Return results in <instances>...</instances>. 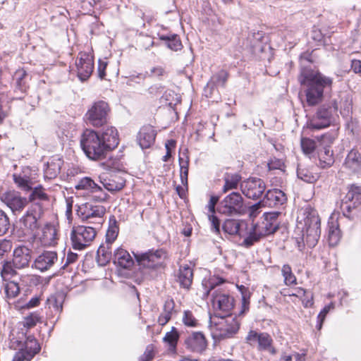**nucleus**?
Returning a JSON list of instances; mask_svg holds the SVG:
<instances>
[{
	"mask_svg": "<svg viewBox=\"0 0 361 361\" xmlns=\"http://www.w3.org/2000/svg\"><path fill=\"white\" fill-rule=\"evenodd\" d=\"M156 135V130L152 126H144L137 134V140L142 149H147L154 143Z\"/></svg>",
	"mask_w": 361,
	"mask_h": 361,
	"instance_id": "nucleus-22",
	"label": "nucleus"
},
{
	"mask_svg": "<svg viewBox=\"0 0 361 361\" xmlns=\"http://www.w3.org/2000/svg\"><path fill=\"white\" fill-rule=\"evenodd\" d=\"M109 112L110 107L108 103L99 100L92 104L85 116L88 124L99 128L107 123Z\"/></svg>",
	"mask_w": 361,
	"mask_h": 361,
	"instance_id": "nucleus-11",
	"label": "nucleus"
},
{
	"mask_svg": "<svg viewBox=\"0 0 361 361\" xmlns=\"http://www.w3.org/2000/svg\"><path fill=\"white\" fill-rule=\"evenodd\" d=\"M42 214V207L39 203L32 204L19 221L20 228L25 234L35 235V232L39 228V220Z\"/></svg>",
	"mask_w": 361,
	"mask_h": 361,
	"instance_id": "nucleus-9",
	"label": "nucleus"
},
{
	"mask_svg": "<svg viewBox=\"0 0 361 361\" xmlns=\"http://www.w3.org/2000/svg\"><path fill=\"white\" fill-rule=\"evenodd\" d=\"M32 259V250L25 245L15 248L12 259L13 267L21 269L28 267Z\"/></svg>",
	"mask_w": 361,
	"mask_h": 361,
	"instance_id": "nucleus-17",
	"label": "nucleus"
},
{
	"mask_svg": "<svg viewBox=\"0 0 361 361\" xmlns=\"http://www.w3.org/2000/svg\"><path fill=\"white\" fill-rule=\"evenodd\" d=\"M108 62L106 60L99 59L98 61L97 73L98 76L100 79H104L106 77V68L107 67Z\"/></svg>",
	"mask_w": 361,
	"mask_h": 361,
	"instance_id": "nucleus-59",
	"label": "nucleus"
},
{
	"mask_svg": "<svg viewBox=\"0 0 361 361\" xmlns=\"http://www.w3.org/2000/svg\"><path fill=\"white\" fill-rule=\"evenodd\" d=\"M159 39L166 42L167 47L173 51H178L182 48V44L177 35H160Z\"/></svg>",
	"mask_w": 361,
	"mask_h": 361,
	"instance_id": "nucleus-36",
	"label": "nucleus"
},
{
	"mask_svg": "<svg viewBox=\"0 0 361 361\" xmlns=\"http://www.w3.org/2000/svg\"><path fill=\"white\" fill-rule=\"evenodd\" d=\"M58 261V255L55 251H44L34 261V267L41 272L49 270Z\"/></svg>",
	"mask_w": 361,
	"mask_h": 361,
	"instance_id": "nucleus-20",
	"label": "nucleus"
},
{
	"mask_svg": "<svg viewBox=\"0 0 361 361\" xmlns=\"http://www.w3.org/2000/svg\"><path fill=\"white\" fill-rule=\"evenodd\" d=\"M183 323L188 327H196L198 325V321L190 310H185L183 312Z\"/></svg>",
	"mask_w": 361,
	"mask_h": 361,
	"instance_id": "nucleus-51",
	"label": "nucleus"
},
{
	"mask_svg": "<svg viewBox=\"0 0 361 361\" xmlns=\"http://www.w3.org/2000/svg\"><path fill=\"white\" fill-rule=\"evenodd\" d=\"M213 305L216 311L228 313L234 306V299L224 293H216L213 296Z\"/></svg>",
	"mask_w": 361,
	"mask_h": 361,
	"instance_id": "nucleus-23",
	"label": "nucleus"
},
{
	"mask_svg": "<svg viewBox=\"0 0 361 361\" xmlns=\"http://www.w3.org/2000/svg\"><path fill=\"white\" fill-rule=\"evenodd\" d=\"M100 179L104 188L110 192L121 190L125 185L124 179L118 175H111L109 178L100 176Z\"/></svg>",
	"mask_w": 361,
	"mask_h": 361,
	"instance_id": "nucleus-29",
	"label": "nucleus"
},
{
	"mask_svg": "<svg viewBox=\"0 0 361 361\" xmlns=\"http://www.w3.org/2000/svg\"><path fill=\"white\" fill-rule=\"evenodd\" d=\"M75 66L80 80H87L94 70L93 56L86 52H80L75 60Z\"/></svg>",
	"mask_w": 361,
	"mask_h": 361,
	"instance_id": "nucleus-14",
	"label": "nucleus"
},
{
	"mask_svg": "<svg viewBox=\"0 0 361 361\" xmlns=\"http://www.w3.org/2000/svg\"><path fill=\"white\" fill-rule=\"evenodd\" d=\"M228 76V73L224 70H221L213 75L204 87L205 95L207 97H211L214 87H224L227 81Z\"/></svg>",
	"mask_w": 361,
	"mask_h": 361,
	"instance_id": "nucleus-26",
	"label": "nucleus"
},
{
	"mask_svg": "<svg viewBox=\"0 0 361 361\" xmlns=\"http://www.w3.org/2000/svg\"><path fill=\"white\" fill-rule=\"evenodd\" d=\"M210 326L214 337L225 339L232 338L238 331L240 322L236 317L216 312L214 317L210 318Z\"/></svg>",
	"mask_w": 361,
	"mask_h": 361,
	"instance_id": "nucleus-4",
	"label": "nucleus"
},
{
	"mask_svg": "<svg viewBox=\"0 0 361 361\" xmlns=\"http://www.w3.org/2000/svg\"><path fill=\"white\" fill-rule=\"evenodd\" d=\"M27 168L23 170L20 173H15L13 174V180L15 184L21 190L27 192L32 190V181L29 175L27 174Z\"/></svg>",
	"mask_w": 361,
	"mask_h": 361,
	"instance_id": "nucleus-30",
	"label": "nucleus"
},
{
	"mask_svg": "<svg viewBox=\"0 0 361 361\" xmlns=\"http://www.w3.org/2000/svg\"><path fill=\"white\" fill-rule=\"evenodd\" d=\"M265 207L263 200H260L258 202L247 207V212L250 218L255 219L261 212V208Z\"/></svg>",
	"mask_w": 361,
	"mask_h": 361,
	"instance_id": "nucleus-53",
	"label": "nucleus"
},
{
	"mask_svg": "<svg viewBox=\"0 0 361 361\" xmlns=\"http://www.w3.org/2000/svg\"><path fill=\"white\" fill-rule=\"evenodd\" d=\"M240 188L246 197L251 200H257L264 192L266 184L261 178L251 177L242 181Z\"/></svg>",
	"mask_w": 361,
	"mask_h": 361,
	"instance_id": "nucleus-12",
	"label": "nucleus"
},
{
	"mask_svg": "<svg viewBox=\"0 0 361 361\" xmlns=\"http://www.w3.org/2000/svg\"><path fill=\"white\" fill-rule=\"evenodd\" d=\"M361 204V188L352 185L342 200L341 207L343 210L351 212L353 209L357 207Z\"/></svg>",
	"mask_w": 361,
	"mask_h": 361,
	"instance_id": "nucleus-18",
	"label": "nucleus"
},
{
	"mask_svg": "<svg viewBox=\"0 0 361 361\" xmlns=\"http://www.w3.org/2000/svg\"><path fill=\"white\" fill-rule=\"evenodd\" d=\"M241 176L238 173H226L224 177V185L222 188L224 193L229 190L236 189L241 180Z\"/></svg>",
	"mask_w": 361,
	"mask_h": 361,
	"instance_id": "nucleus-32",
	"label": "nucleus"
},
{
	"mask_svg": "<svg viewBox=\"0 0 361 361\" xmlns=\"http://www.w3.org/2000/svg\"><path fill=\"white\" fill-rule=\"evenodd\" d=\"M298 81L301 85L306 87L305 90L306 102L311 106L322 102L324 90L331 89L332 85L331 78L309 67L301 68Z\"/></svg>",
	"mask_w": 361,
	"mask_h": 361,
	"instance_id": "nucleus-1",
	"label": "nucleus"
},
{
	"mask_svg": "<svg viewBox=\"0 0 361 361\" xmlns=\"http://www.w3.org/2000/svg\"><path fill=\"white\" fill-rule=\"evenodd\" d=\"M27 76V73L24 69H19L15 72L14 79L16 82V87L22 92L26 91L27 85L25 78Z\"/></svg>",
	"mask_w": 361,
	"mask_h": 361,
	"instance_id": "nucleus-42",
	"label": "nucleus"
},
{
	"mask_svg": "<svg viewBox=\"0 0 361 361\" xmlns=\"http://www.w3.org/2000/svg\"><path fill=\"white\" fill-rule=\"evenodd\" d=\"M302 221L303 240L310 247H314L321 235V221L317 212L311 207H305L302 211Z\"/></svg>",
	"mask_w": 361,
	"mask_h": 361,
	"instance_id": "nucleus-2",
	"label": "nucleus"
},
{
	"mask_svg": "<svg viewBox=\"0 0 361 361\" xmlns=\"http://www.w3.org/2000/svg\"><path fill=\"white\" fill-rule=\"evenodd\" d=\"M193 280V270L188 264L180 265L176 274V281L185 289H190Z\"/></svg>",
	"mask_w": 361,
	"mask_h": 361,
	"instance_id": "nucleus-24",
	"label": "nucleus"
},
{
	"mask_svg": "<svg viewBox=\"0 0 361 361\" xmlns=\"http://www.w3.org/2000/svg\"><path fill=\"white\" fill-rule=\"evenodd\" d=\"M259 336L260 333L250 330L245 338L246 342L250 345H253L255 343H258Z\"/></svg>",
	"mask_w": 361,
	"mask_h": 361,
	"instance_id": "nucleus-58",
	"label": "nucleus"
},
{
	"mask_svg": "<svg viewBox=\"0 0 361 361\" xmlns=\"http://www.w3.org/2000/svg\"><path fill=\"white\" fill-rule=\"evenodd\" d=\"M273 340L271 336L265 332L260 333L257 348L259 350H264L272 344Z\"/></svg>",
	"mask_w": 361,
	"mask_h": 361,
	"instance_id": "nucleus-48",
	"label": "nucleus"
},
{
	"mask_svg": "<svg viewBox=\"0 0 361 361\" xmlns=\"http://www.w3.org/2000/svg\"><path fill=\"white\" fill-rule=\"evenodd\" d=\"M1 276L4 281H7L9 276H13L16 274V270L9 264L4 266L1 271Z\"/></svg>",
	"mask_w": 361,
	"mask_h": 361,
	"instance_id": "nucleus-57",
	"label": "nucleus"
},
{
	"mask_svg": "<svg viewBox=\"0 0 361 361\" xmlns=\"http://www.w3.org/2000/svg\"><path fill=\"white\" fill-rule=\"evenodd\" d=\"M180 164V177L182 184L188 187V161H183L179 157Z\"/></svg>",
	"mask_w": 361,
	"mask_h": 361,
	"instance_id": "nucleus-47",
	"label": "nucleus"
},
{
	"mask_svg": "<svg viewBox=\"0 0 361 361\" xmlns=\"http://www.w3.org/2000/svg\"><path fill=\"white\" fill-rule=\"evenodd\" d=\"M345 166L354 173L361 171V155L355 150L352 149L347 155L345 161Z\"/></svg>",
	"mask_w": 361,
	"mask_h": 361,
	"instance_id": "nucleus-31",
	"label": "nucleus"
},
{
	"mask_svg": "<svg viewBox=\"0 0 361 361\" xmlns=\"http://www.w3.org/2000/svg\"><path fill=\"white\" fill-rule=\"evenodd\" d=\"M328 237L330 245L335 246L338 244L341 238V231L337 224L332 223L329 226Z\"/></svg>",
	"mask_w": 361,
	"mask_h": 361,
	"instance_id": "nucleus-41",
	"label": "nucleus"
},
{
	"mask_svg": "<svg viewBox=\"0 0 361 361\" xmlns=\"http://www.w3.org/2000/svg\"><path fill=\"white\" fill-rule=\"evenodd\" d=\"M238 288L239 290L240 291L242 297V306L241 310L239 312V315H242L249 310L250 292L249 289L245 287L244 286H240L238 287Z\"/></svg>",
	"mask_w": 361,
	"mask_h": 361,
	"instance_id": "nucleus-39",
	"label": "nucleus"
},
{
	"mask_svg": "<svg viewBox=\"0 0 361 361\" xmlns=\"http://www.w3.org/2000/svg\"><path fill=\"white\" fill-rule=\"evenodd\" d=\"M4 291L6 298H15L20 293L19 285L13 281H8L4 285Z\"/></svg>",
	"mask_w": 361,
	"mask_h": 361,
	"instance_id": "nucleus-43",
	"label": "nucleus"
},
{
	"mask_svg": "<svg viewBox=\"0 0 361 361\" xmlns=\"http://www.w3.org/2000/svg\"><path fill=\"white\" fill-rule=\"evenodd\" d=\"M324 154L326 157H323L322 154H321L319 158L321 166L323 168L331 166L334 162L332 154H330V151L329 149H325Z\"/></svg>",
	"mask_w": 361,
	"mask_h": 361,
	"instance_id": "nucleus-55",
	"label": "nucleus"
},
{
	"mask_svg": "<svg viewBox=\"0 0 361 361\" xmlns=\"http://www.w3.org/2000/svg\"><path fill=\"white\" fill-rule=\"evenodd\" d=\"M284 164L281 159L274 158L270 159L268 163V167L269 170L280 169L282 170Z\"/></svg>",
	"mask_w": 361,
	"mask_h": 361,
	"instance_id": "nucleus-60",
	"label": "nucleus"
},
{
	"mask_svg": "<svg viewBox=\"0 0 361 361\" xmlns=\"http://www.w3.org/2000/svg\"><path fill=\"white\" fill-rule=\"evenodd\" d=\"M218 212L226 216H242L247 214V206L240 192H231L221 200Z\"/></svg>",
	"mask_w": 361,
	"mask_h": 361,
	"instance_id": "nucleus-5",
	"label": "nucleus"
},
{
	"mask_svg": "<svg viewBox=\"0 0 361 361\" xmlns=\"http://www.w3.org/2000/svg\"><path fill=\"white\" fill-rule=\"evenodd\" d=\"M281 214L280 212H272L264 213L263 216L266 220L274 224H278L279 228L280 222L279 221V216Z\"/></svg>",
	"mask_w": 361,
	"mask_h": 361,
	"instance_id": "nucleus-56",
	"label": "nucleus"
},
{
	"mask_svg": "<svg viewBox=\"0 0 361 361\" xmlns=\"http://www.w3.org/2000/svg\"><path fill=\"white\" fill-rule=\"evenodd\" d=\"M11 347L15 349L18 348V351L15 354L12 361H30L40 350L37 341L31 336H28L25 342L11 338Z\"/></svg>",
	"mask_w": 361,
	"mask_h": 361,
	"instance_id": "nucleus-8",
	"label": "nucleus"
},
{
	"mask_svg": "<svg viewBox=\"0 0 361 361\" xmlns=\"http://www.w3.org/2000/svg\"><path fill=\"white\" fill-rule=\"evenodd\" d=\"M179 338V334L175 327H172L171 331L167 332L163 340L169 345V349L172 352H176V345Z\"/></svg>",
	"mask_w": 361,
	"mask_h": 361,
	"instance_id": "nucleus-37",
	"label": "nucleus"
},
{
	"mask_svg": "<svg viewBox=\"0 0 361 361\" xmlns=\"http://www.w3.org/2000/svg\"><path fill=\"white\" fill-rule=\"evenodd\" d=\"M118 226L114 219L113 222H110L109 226L106 231V240L109 242H114L118 236Z\"/></svg>",
	"mask_w": 361,
	"mask_h": 361,
	"instance_id": "nucleus-49",
	"label": "nucleus"
},
{
	"mask_svg": "<svg viewBox=\"0 0 361 361\" xmlns=\"http://www.w3.org/2000/svg\"><path fill=\"white\" fill-rule=\"evenodd\" d=\"M336 101L321 106L307 123V127L312 130H320L329 127L334 121V115L337 113Z\"/></svg>",
	"mask_w": 361,
	"mask_h": 361,
	"instance_id": "nucleus-6",
	"label": "nucleus"
},
{
	"mask_svg": "<svg viewBox=\"0 0 361 361\" xmlns=\"http://www.w3.org/2000/svg\"><path fill=\"white\" fill-rule=\"evenodd\" d=\"M265 207L279 208L287 202L284 192L279 189L269 190L262 199Z\"/></svg>",
	"mask_w": 361,
	"mask_h": 361,
	"instance_id": "nucleus-21",
	"label": "nucleus"
},
{
	"mask_svg": "<svg viewBox=\"0 0 361 361\" xmlns=\"http://www.w3.org/2000/svg\"><path fill=\"white\" fill-rule=\"evenodd\" d=\"M11 224L8 216L4 212L0 210V236L6 234L10 228Z\"/></svg>",
	"mask_w": 361,
	"mask_h": 361,
	"instance_id": "nucleus-50",
	"label": "nucleus"
},
{
	"mask_svg": "<svg viewBox=\"0 0 361 361\" xmlns=\"http://www.w3.org/2000/svg\"><path fill=\"white\" fill-rule=\"evenodd\" d=\"M242 223L243 221L240 220L233 219H226L224 222L223 230L229 235H238Z\"/></svg>",
	"mask_w": 361,
	"mask_h": 361,
	"instance_id": "nucleus-33",
	"label": "nucleus"
},
{
	"mask_svg": "<svg viewBox=\"0 0 361 361\" xmlns=\"http://www.w3.org/2000/svg\"><path fill=\"white\" fill-rule=\"evenodd\" d=\"M113 258L114 255L112 252H109V251H106V250H104L101 246H99L97 252V259L99 265L105 266L111 259L113 260Z\"/></svg>",
	"mask_w": 361,
	"mask_h": 361,
	"instance_id": "nucleus-45",
	"label": "nucleus"
},
{
	"mask_svg": "<svg viewBox=\"0 0 361 361\" xmlns=\"http://www.w3.org/2000/svg\"><path fill=\"white\" fill-rule=\"evenodd\" d=\"M255 226L263 237L272 234L279 229L278 224L271 223L266 220L265 218H264L263 221L260 224H257Z\"/></svg>",
	"mask_w": 361,
	"mask_h": 361,
	"instance_id": "nucleus-35",
	"label": "nucleus"
},
{
	"mask_svg": "<svg viewBox=\"0 0 361 361\" xmlns=\"http://www.w3.org/2000/svg\"><path fill=\"white\" fill-rule=\"evenodd\" d=\"M154 356V353L153 345H147L143 355H142V357H143V359L145 360L150 361L151 360L153 359Z\"/></svg>",
	"mask_w": 361,
	"mask_h": 361,
	"instance_id": "nucleus-62",
	"label": "nucleus"
},
{
	"mask_svg": "<svg viewBox=\"0 0 361 361\" xmlns=\"http://www.w3.org/2000/svg\"><path fill=\"white\" fill-rule=\"evenodd\" d=\"M100 139L109 152L111 151L118 145V135L116 128L114 126H106L100 135Z\"/></svg>",
	"mask_w": 361,
	"mask_h": 361,
	"instance_id": "nucleus-25",
	"label": "nucleus"
},
{
	"mask_svg": "<svg viewBox=\"0 0 361 361\" xmlns=\"http://www.w3.org/2000/svg\"><path fill=\"white\" fill-rule=\"evenodd\" d=\"M185 348L193 353H202L207 346L204 335L200 331L193 332L184 341Z\"/></svg>",
	"mask_w": 361,
	"mask_h": 361,
	"instance_id": "nucleus-19",
	"label": "nucleus"
},
{
	"mask_svg": "<svg viewBox=\"0 0 361 361\" xmlns=\"http://www.w3.org/2000/svg\"><path fill=\"white\" fill-rule=\"evenodd\" d=\"M297 176L307 183H314L319 178L318 173H313L308 169L302 168L300 164L298 165Z\"/></svg>",
	"mask_w": 361,
	"mask_h": 361,
	"instance_id": "nucleus-34",
	"label": "nucleus"
},
{
	"mask_svg": "<svg viewBox=\"0 0 361 361\" xmlns=\"http://www.w3.org/2000/svg\"><path fill=\"white\" fill-rule=\"evenodd\" d=\"M302 304L305 307H311L313 305V295L310 291H307L305 296L302 298Z\"/></svg>",
	"mask_w": 361,
	"mask_h": 361,
	"instance_id": "nucleus-64",
	"label": "nucleus"
},
{
	"mask_svg": "<svg viewBox=\"0 0 361 361\" xmlns=\"http://www.w3.org/2000/svg\"><path fill=\"white\" fill-rule=\"evenodd\" d=\"M281 274L284 279V283L286 286H290L296 283V277L292 271L290 265L284 264L281 268Z\"/></svg>",
	"mask_w": 361,
	"mask_h": 361,
	"instance_id": "nucleus-44",
	"label": "nucleus"
},
{
	"mask_svg": "<svg viewBox=\"0 0 361 361\" xmlns=\"http://www.w3.org/2000/svg\"><path fill=\"white\" fill-rule=\"evenodd\" d=\"M31 190L32 192L27 198L28 203L30 202L35 203V202L37 200L42 201L48 200V195L42 186L35 187L33 189L32 188Z\"/></svg>",
	"mask_w": 361,
	"mask_h": 361,
	"instance_id": "nucleus-40",
	"label": "nucleus"
},
{
	"mask_svg": "<svg viewBox=\"0 0 361 361\" xmlns=\"http://www.w3.org/2000/svg\"><path fill=\"white\" fill-rule=\"evenodd\" d=\"M11 249V242L6 239L0 240V256Z\"/></svg>",
	"mask_w": 361,
	"mask_h": 361,
	"instance_id": "nucleus-61",
	"label": "nucleus"
},
{
	"mask_svg": "<svg viewBox=\"0 0 361 361\" xmlns=\"http://www.w3.org/2000/svg\"><path fill=\"white\" fill-rule=\"evenodd\" d=\"M105 213L106 209L104 206L90 202L82 204L78 209V214L82 221H86L97 228H100L104 222Z\"/></svg>",
	"mask_w": 361,
	"mask_h": 361,
	"instance_id": "nucleus-10",
	"label": "nucleus"
},
{
	"mask_svg": "<svg viewBox=\"0 0 361 361\" xmlns=\"http://www.w3.org/2000/svg\"><path fill=\"white\" fill-rule=\"evenodd\" d=\"M42 322V318L37 312L30 313L25 317L23 320L20 323L26 329L34 327L37 323Z\"/></svg>",
	"mask_w": 361,
	"mask_h": 361,
	"instance_id": "nucleus-38",
	"label": "nucleus"
},
{
	"mask_svg": "<svg viewBox=\"0 0 361 361\" xmlns=\"http://www.w3.org/2000/svg\"><path fill=\"white\" fill-rule=\"evenodd\" d=\"M39 240L44 246H54L56 245L57 231L56 227L51 224H47L42 228V233Z\"/></svg>",
	"mask_w": 361,
	"mask_h": 361,
	"instance_id": "nucleus-28",
	"label": "nucleus"
},
{
	"mask_svg": "<svg viewBox=\"0 0 361 361\" xmlns=\"http://www.w3.org/2000/svg\"><path fill=\"white\" fill-rule=\"evenodd\" d=\"M99 228L92 226H73L71 233L73 248L82 250L89 246L94 239Z\"/></svg>",
	"mask_w": 361,
	"mask_h": 361,
	"instance_id": "nucleus-7",
	"label": "nucleus"
},
{
	"mask_svg": "<svg viewBox=\"0 0 361 361\" xmlns=\"http://www.w3.org/2000/svg\"><path fill=\"white\" fill-rule=\"evenodd\" d=\"M81 147L86 156L92 160H99L106 157L109 150L100 139L97 132L86 129L80 138Z\"/></svg>",
	"mask_w": 361,
	"mask_h": 361,
	"instance_id": "nucleus-3",
	"label": "nucleus"
},
{
	"mask_svg": "<svg viewBox=\"0 0 361 361\" xmlns=\"http://www.w3.org/2000/svg\"><path fill=\"white\" fill-rule=\"evenodd\" d=\"M135 259L140 267L154 269L161 264V260L166 257L163 250H149L141 255H135Z\"/></svg>",
	"mask_w": 361,
	"mask_h": 361,
	"instance_id": "nucleus-16",
	"label": "nucleus"
},
{
	"mask_svg": "<svg viewBox=\"0 0 361 361\" xmlns=\"http://www.w3.org/2000/svg\"><path fill=\"white\" fill-rule=\"evenodd\" d=\"M113 262L115 264L126 269L134 264V261L128 252L120 247L114 251Z\"/></svg>",
	"mask_w": 361,
	"mask_h": 361,
	"instance_id": "nucleus-27",
	"label": "nucleus"
},
{
	"mask_svg": "<svg viewBox=\"0 0 361 361\" xmlns=\"http://www.w3.org/2000/svg\"><path fill=\"white\" fill-rule=\"evenodd\" d=\"M0 200L13 214L21 212L28 204L27 198L23 197L16 190H8L2 193Z\"/></svg>",
	"mask_w": 361,
	"mask_h": 361,
	"instance_id": "nucleus-13",
	"label": "nucleus"
},
{
	"mask_svg": "<svg viewBox=\"0 0 361 361\" xmlns=\"http://www.w3.org/2000/svg\"><path fill=\"white\" fill-rule=\"evenodd\" d=\"M262 237L263 235H261L257 228L254 226L252 231L244 239L243 244L245 247H250L253 245L255 243L258 242Z\"/></svg>",
	"mask_w": 361,
	"mask_h": 361,
	"instance_id": "nucleus-46",
	"label": "nucleus"
},
{
	"mask_svg": "<svg viewBox=\"0 0 361 361\" xmlns=\"http://www.w3.org/2000/svg\"><path fill=\"white\" fill-rule=\"evenodd\" d=\"M75 188L77 190H82L91 192L92 200L98 202H104L109 197V195L103 190L102 187L89 177L80 179Z\"/></svg>",
	"mask_w": 361,
	"mask_h": 361,
	"instance_id": "nucleus-15",
	"label": "nucleus"
},
{
	"mask_svg": "<svg viewBox=\"0 0 361 361\" xmlns=\"http://www.w3.org/2000/svg\"><path fill=\"white\" fill-rule=\"evenodd\" d=\"M333 308V305L330 304L328 305H326L322 311L319 312V314L317 316V324L316 326V328L318 330H320L322 327L323 322L326 318V314L329 313L330 310Z\"/></svg>",
	"mask_w": 361,
	"mask_h": 361,
	"instance_id": "nucleus-54",
	"label": "nucleus"
},
{
	"mask_svg": "<svg viewBox=\"0 0 361 361\" xmlns=\"http://www.w3.org/2000/svg\"><path fill=\"white\" fill-rule=\"evenodd\" d=\"M301 147L305 154H310L314 151L316 142L310 138H302Z\"/></svg>",
	"mask_w": 361,
	"mask_h": 361,
	"instance_id": "nucleus-52",
	"label": "nucleus"
},
{
	"mask_svg": "<svg viewBox=\"0 0 361 361\" xmlns=\"http://www.w3.org/2000/svg\"><path fill=\"white\" fill-rule=\"evenodd\" d=\"M78 258V254L73 253L72 252H69L67 254L66 262H65L64 265L62 267L63 269H65V267H67L68 265L75 262L77 261Z\"/></svg>",
	"mask_w": 361,
	"mask_h": 361,
	"instance_id": "nucleus-63",
	"label": "nucleus"
}]
</instances>
